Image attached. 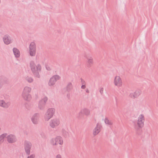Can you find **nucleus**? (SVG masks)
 <instances>
[{"label":"nucleus","instance_id":"1","mask_svg":"<svg viewBox=\"0 0 158 158\" xmlns=\"http://www.w3.org/2000/svg\"><path fill=\"white\" fill-rule=\"evenodd\" d=\"M144 121L145 118L143 114H139L137 117L136 123L134 125L135 129L138 130L142 128L143 127Z\"/></svg>","mask_w":158,"mask_h":158},{"label":"nucleus","instance_id":"2","mask_svg":"<svg viewBox=\"0 0 158 158\" xmlns=\"http://www.w3.org/2000/svg\"><path fill=\"white\" fill-rule=\"evenodd\" d=\"M51 143L53 145H62L63 143V140L61 136H57L52 139Z\"/></svg>","mask_w":158,"mask_h":158},{"label":"nucleus","instance_id":"3","mask_svg":"<svg viewBox=\"0 0 158 158\" xmlns=\"http://www.w3.org/2000/svg\"><path fill=\"white\" fill-rule=\"evenodd\" d=\"M31 69L33 72L35 74H37L41 70V67L39 64H36L34 63H31Z\"/></svg>","mask_w":158,"mask_h":158},{"label":"nucleus","instance_id":"4","mask_svg":"<svg viewBox=\"0 0 158 158\" xmlns=\"http://www.w3.org/2000/svg\"><path fill=\"white\" fill-rule=\"evenodd\" d=\"M55 112V110L54 109L50 108L48 109L45 114V118L46 120H48L51 118L54 115Z\"/></svg>","mask_w":158,"mask_h":158},{"label":"nucleus","instance_id":"5","mask_svg":"<svg viewBox=\"0 0 158 158\" xmlns=\"http://www.w3.org/2000/svg\"><path fill=\"white\" fill-rule=\"evenodd\" d=\"M36 50L35 44L33 42H31L30 45L29 52L30 55L31 56L35 55Z\"/></svg>","mask_w":158,"mask_h":158},{"label":"nucleus","instance_id":"6","mask_svg":"<svg viewBox=\"0 0 158 158\" xmlns=\"http://www.w3.org/2000/svg\"><path fill=\"white\" fill-rule=\"evenodd\" d=\"M60 124V121L58 118L53 119L51 120L49 122V125L52 128H54L57 127Z\"/></svg>","mask_w":158,"mask_h":158},{"label":"nucleus","instance_id":"7","mask_svg":"<svg viewBox=\"0 0 158 158\" xmlns=\"http://www.w3.org/2000/svg\"><path fill=\"white\" fill-rule=\"evenodd\" d=\"M31 89L28 87H26L24 89L23 93V96L25 99H27L28 97H30L29 93Z\"/></svg>","mask_w":158,"mask_h":158},{"label":"nucleus","instance_id":"8","mask_svg":"<svg viewBox=\"0 0 158 158\" xmlns=\"http://www.w3.org/2000/svg\"><path fill=\"white\" fill-rule=\"evenodd\" d=\"M101 127V126L100 123H98L97 124L96 127L93 130V134L94 135H97L100 132Z\"/></svg>","mask_w":158,"mask_h":158},{"label":"nucleus","instance_id":"9","mask_svg":"<svg viewBox=\"0 0 158 158\" xmlns=\"http://www.w3.org/2000/svg\"><path fill=\"white\" fill-rule=\"evenodd\" d=\"M140 94V92L139 91H136L134 92L131 93L129 94L130 97L134 99L138 97Z\"/></svg>","mask_w":158,"mask_h":158},{"label":"nucleus","instance_id":"10","mask_svg":"<svg viewBox=\"0 0 158 158\" xmlns=\"http://www.w3.org/2000/svg\"><path fill=\"white\" fill-rule=\"evenodd\" d=\"M31 146V143L30 142H26L25 146V149L26 153L29 154L30 152V149Z\"/></svg>","mask_w":158,"mask_h":158},{"label":"nucleus","instance_id":"11","mask_svg":"<svg viewBox=\"0 0 158 158\" xmlns=\"http://www.w3.org/2000/svg\"><path fill=\"white\" fill-rule=\"evenodd\" d=\"M7 138L8 142L10 143H14L16 140L15 137L12 135H9L7 136Z\"/></svg>","mask_w":158,"mask_h":158},{"label":"nucleus","instance_id":"12","mask_svg":"<svg viewBox=\"0 0 158 158\" xmlns=\"http://www.w3.org/2000/svg\"><path fill=\"white\" fill-rule=\"evenodd\" d=\"M39 115L37 114H35L32 116L31 120L32 122L36 124L39 121Z\"/></svg>","mask_w":158,"mask_h":158},{"label":"nucleus","instance_id":"13","mask_svg":"<svg viewBox=\"0 0 158 158\" xmlns=\"http://www.w3.org/2000/svg\"><path fill=\"white\" fill-rule=\"evenodd\" d=\"M87 63L89 66H91L94 64V60L93 58L91 57H89L87 59Z\"/></svg>","mask_w":158,"mask_h":158},{"label":"nucleus","instance_id":"14","mask_svg":"<svg viewBox=\"0 0 158 158\" xmlns=\"http://www.w3.org/2000/svg\"><path fill=\"white\" fill-rule=\"evenodd\" d=\"M3 40L4 43L6 44H9L11 41V40L9 38V37L6 35H5L4 37Z\"/></svg>","mask_w":158,"mask_h":158},{"label":"nucleus","instance_id":"15","mask_svg":"<svg viewBox=\"0 0 158 158\" xmlns=\"http://www.w3.org/2000/svg\"><path fill=\"white\" fill-rule=\"evenodd\" d=\"M10 105V102H5L3 101L2 107L5 108H7L9 107Z\"/></svg>","mask_w":158,"mask_h":158},{"label":"nucleus","instance_id":"16","mask_svg":"<svg viewBox=\"0 0 158 158\" xmlns=\"http://www.w3.org/2000/svg\"><path fill=\"white\" fill-rule=\"evenodd\" d=\"M14 54L16 57H18L20 56V53L18 49L14 48L13 50Z\"/></svg>","mask_w":158,"mask_h":158},{"label":"nucleus","instance_id":"17","mask_svg":"<svg viewBox=\"0 0 158 158\" xmlns=\"http://www.w3.org/2000/svg\"><path fill=\"white\" fill-rule=\"evenodd\" d=\"M6 135V133H4L0 136V144L2 143L4 141V138Z\"/></svg>","mask_w":158,"mask_h":158},{"label":"nucleus","instance_id":"18","mask_svg":"<svg viewBox=\"0 0 158 158\" xmlns=\"http://www.w3.org/2000/svg\"><path fill=\"white\" fill-rule=\"evenodd\" d=\"M104 122L107 125H112L113 124L112 122L110 120L107 118H105Z\"/></svg>","mask_w":158,"mask_h":158},{"label":"nucleus","instance_id":"19","mask_svg":"<svg viewBox=\"0 0 158 158\" xmlns=\"http://www.w3.org/2000/svg\"><path fill=\"white\" fill-rule=\"evenodd\" d=\"M114 83L115 85L117 86L118 84V77L116 76L114 78Z\"/></svg>","mask_w":158,"mask_h":158},{"label":"nucleus","instance_id":"20","mask_svg":"<svg viewBox=\"0 0 158 158\" xmlns=\"http://www.w3.org/2000/svg\"><path fill=\"white\" fill-rule=\"evenodd\" d=\"M55 81L54 80V78L52 77L50 79V81L49 83V85H52L54 84L55 83Z\"/></svg>","mask_w":158,"mask_h":158},{"label":"nucleus","instance_id":"21","mask_svg":"<svg viewBox=\"0 0 158 158\" xmlns=\"http://www.w3.org/2000/svg\"><path fill=\"white\" fill-rule=\"evenodd\" d=\"M53 78H54V80L56 82L57 81L59 80L60 77L58 75H55L52 77Z\"/></svg>","mask_w":158,"mask_h":158},{"label":"nucleus","instance_id":"22","mask_svg":"<svg viewBox=\"0 0 158 158\" xmlns=\"http://www.w3.org/2000/svg\"><path fill=\"white\" fill-rule=\"evenodd\" d=\"M35 155L32 154L30 156L28 157L27 158H34L35 157Z\"/></svg>","mask_w":158,"mask_h":158},{"label":"nucleus","instance_id":"23","mask_svg":"<svg viewBox=\"0 0 158 158\" xmlns=\"http://www.w3.org/2000/svg\"><path fill=\"white\" fill-rule=\"evenodd\" d=\"M3 101L2 100H0V106H2Z\"/></svg>","mask_w":158,"mask_h":158},{"label":"nucleus","instance_id":"24","mask_svg":"<svg viewBox=\"0 0 158 158\" xmlns=\"http://www.w3.org/2000/svg\"><path fill=\"white\" fill-rule=\"evenodd\" d=\"M28 81L29 82H31L32 81V79L31 78H28Z\"/></svg>","mask_w":158,"mask_h":158},{"label":"nucleus","instance_id":"25","mask_svg":"<svg viewBox=\"0 0 158 158\" xmlns=\"http://www.w3.org/2000/svg\"><path fill=\"white\" fill-rule=\"evenodd\" d=\"M56 158H61V156L60 155H57L56 156Z\"/></svg>","mask_w":158,"mask_h":158},{"label":"nucleus","instance_id":"26","mask_svg":"<svg viewBox=\"0 0 158 158\" xmlns=\"http://www.w3.org/2000/svg\"><path fill=\"white\" fill-rule=\"evenodd\" d=\"M85 85H82L81 86V88L83 89H84L85 88Z\"/></svg>","mask_w":158,"mask_h":158},{"label":"nucleus","instance_id":"27","mask_svg":"<svg viewBox=\"0 0 158 158\" xmlns=\"http://www.w3.org/2000/svg\"><path fill=\"white\" fill-rule=\"evenodd\" d=\"M122 85V82L121 81H120L119 82V85Z\"/></svg>","mask_w":158,"mask_h":158},{"label":"nucleus","instance_id":"28","mask_svg":"<svg viewBox=\"0 0 158 158\" xmlns=\"http://www.w3.org/2000/svg\"><path fill=\"white\" fill-rule=\"evenodd\" d=\"M86 92L87 93H88L89 92V91L88 90H86Z\"/></svg>","mask_w":158,"mask_h":158}]
</instances>
